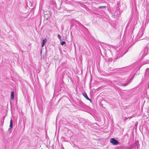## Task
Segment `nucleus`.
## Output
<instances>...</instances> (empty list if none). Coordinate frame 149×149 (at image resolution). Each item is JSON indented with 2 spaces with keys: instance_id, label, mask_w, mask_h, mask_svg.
I'll return each instance as SVG.
<instances>
[{
  "instance_id": "1",
  "label": "nucleus",
  "mask_w": 149,
  "mask_h": 149,
  "mask_svg": "<svg viewBox=\"0 0 149 149\" xmlns=\"http://www.w3.org/2000/svg\"><path fill=\"white\" fill-rule=\"evenodd\" d=\"M110 142L114 145H116L119 144V142L116 139L113 138H111L110 139Z\"/></svg>"
},
{
  "instance_id": "2",
  "label": "nucleus",
  "mask_w": 149,
  "mask_h": 149,
  "mask_svg": "<svg viewBox=\"0 0 149 149\" xmlns=\"http://www.w3.org/2000/svg\"><path fill=\"white\" fill-rule=\"evenodd\" d=\"M147 51L146 49L142 51L141 52L140 55L141 56V58H143L144 56L147 54Z\"/></svg>"
},
{
  "instance_id": "3",
  "label": "nucleus",
  "mask_w": 149,
  "mask_h": 149,
  "mask_svg": "<svg viewBox=\"0 0 149 149\" xmlns=\"http://www.w3.org/2000/svg\"><path fill=\"white\" fill-rule=\"evenodd\" d=\"M144 31V29H143L140 30L138 34V37L140 38L141 37L143 34Z\"/></svg>"
},
{
  "instance_id": "4",
  "label": "nucleus",
  "mask_w": 149,
  "mask_h": 149,
  "mask_svg": "<svg viewBox=\"0 0 149 149\" xmlns=\"http://www.w3.org/2000/svg\"><path fill=\"white\" fill-rule=\"evenodd\" d=\"M131 82L132 80H130L128 81L127 82L125 83H121V85L123 86H126L128 85L129 83H131Z\"/></svg>"
},
{
  "instance_id": "5",
  "label": "nucleus",
  "mask_w": 149,
  "mask_h": 149,
  "mask_svg": "<svg viewBox=\"0 0 149 149\" xmlns=\"http://www.w3.org/2000/svg\"><path fill=\"white\" fill-rule=\"evenodd\" d=\"M10 128H8V130L9 131H10L11 129L13 127V120L12 119H11L10 121Z\"/></svg>"
},
{
  "instance_id": "6",
  "label": "nucleus",
  "mask_w": 149,
  "mask_h": 149,
  "mask_svg": "<svg viewBox=\"0 0 149 149\" xmlns=\"http://www.w3.org/2000/svg\"><path fill=\"white\" fill-rule=\"evenodd\" d=\"M83 96L87 100H89L91 101V100H90L89 98L88 97L86 93H83Z\"/></svg>"
},
{
  "instance_id": "7",
  "label": "nucleus",
  "mask_w": 149,
  "mask_h": 149,
  "mask_svg": "<svg viewBox=\"0 0 149 149\" xmlns=\"http://www.w3.org/2000/svg\"><path fill=\"white\" fill-rule=\"evenodd\" d=\"M14 93L13 91H12L11 92V99L13 100L14 98Z\"/></svg>"
},
{
  "instance_id": "8",
  "label": "nucleus",
  "mask_w": 149,
  "mask_h": 149,
  "mask_svg": "<svg viewBox=\"0 0 149 149\" xmlns=\"http://www.w3.org/2000/svg\"><path fill=\"white\" fill-rule=\"evenodd\" d=\"M145 76L148 77H149V69H148L146 70Z\"/></svg>"
},
{
  "instance_id": "9",
  "label": "nucleus",
  "mask_w": 149,
  "mask_h": 149,
  "mask_svg": "<svg viewBox=\"0 0 149 149\" xmlns=\"http://www.w3.org/2000/svg\"><path fill=\"white\" fill-rule=\"evenodd\" d=\"M46 42V40L45 39H44L42 40V47H43L45 43Z\"/></svg>"
},
{
  "instance_id": "10",
  "label": "nucleus",
  "mask_w": 149,
  "mask_h": 149,
  "mask_svg": "<svg viewBox=\"0 0 149 149\" xmlns=\"http://www.w3.org/2000/svg\"><path fill=\"white\" fill-rule=\"evenodd\" d=\"M84 105V103L81 102H79V106L81 107H83Z\"/></svg>"
},
{
  "instance_id": "11",
  "label": "nucleus",
  "mask_w": 149,
  "mask_h": 149,
  "mask_svg": "<svg viewBox=\"0 0 149 149\" xmlns=\"http://www.w3.org/2000/svg\"><path fill=\"white\" fill-rule=\"evenodd\" d=\"M58 37L60 40H61V37L59 34H58Z\"/></svg>"
},
{
  "instance_id": "12",
  "label": "nucleus",
  "mask_w": 149,
  "mask_h": 149,
  "mask_svg": "<svg viewBox=\"0 0 149 149\" xmlns=\"http://www.w3.org/2000/svg\"><path fill=\"white\" fill-rule=\"evenodd\" d=\"M65 41H62V42H61V45H64L65 44Z\"/></svg>"
},
{
  "instance_id": "13",
  "label": "nucleus",
  "mask_w": 149,
  "mask_h": 149,
  "mask_svg": "<svg viewBox=\"0 0 149 149\" xmlns=\"http://www.w3.org/2000/svg\"><path fill=\"white\" fill-rule=\"evenodd\" d=\"M106 7L105 6H100L98 8L99 9H101L102 8H105Z\"/></svg>"
},
{
  "instance_id": "14",
  "label": "nucleus",
  "mask_w": 149,
  "mask_h": 149,
  "mask_svg": "<svg viewBox=\"0 0 149 149\" xmlns=\"http://www.w3.org/2000/svg\"><path fill=\"white\" fill-rule=\"evenodd\" d=\"M61 149H64V148L63 147V146L62 145L61 146Z\"/></svg>"
},
{
  "instance_id": "15",
  "label": "nucleus",
  "mask_w": 149,
  "mask_h": 149,
  "mask_svg": "<svg viewBox=\"0 0 149 149\" xmlns=\"http://www.w3.org/2000/svg\"><path fill=\"white\" fill-rule=\"evenodd\" d=\"M127 119H128V118H125L124 120H127Z\"/></svg>"
}]
</instances>
